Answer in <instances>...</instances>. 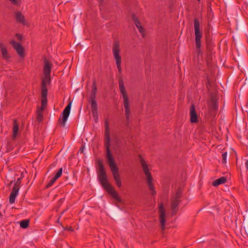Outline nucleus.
Here are the masks:
<instances>
[{
  "mask_svg": "<svg viewBox=\"0 0 248 248\" xmlns=\"http://www.w3.org/2000/svg\"><path fill=\"white\" fill-rule=\"evenodd\" d=\"M42 109H39L37 111V120L38 122H41L43 120V115Z\"/></svg>",
  "mask_w": 248,
  "mask_h": 248,
  "instance_id": "obj_23",
  "label": "nucleus"
},
{
  "mask_svg": "<svg viewBox=\"0 0 248 248\" xmlns=\"http://www.w3.org/2000/svg\"><path fill=\"white\" fill-rule=\"evenodd\" d=\"M212 102H213V109L215 110H217V105L215 101V99L213 98H212Z\"/></svg>",
  "mask_w": 248,
  "mask_h": 248,
  "instance_id": "obj_33",
  "label": "nucleus"
},
{
  "mask_svg": "<svg viewBox=\"0 0 248 248\" xmlns=\"http://www.w3.org/2000/svg\"><path fill=\"white\" fill-rule=\"evenodd\" d=\"M24 173H26V172L25 171V172H21L20 177H22V178H23L24 177Z\"/></svg>",
  "mask_w": 248,
  "mask_h": 248,
  "instance_id": "obj_40",
  "label": "nucleus"
},
{
  "mask_svg": "<svg viewBox=\"0 0 248 248\" xmlns=\"http://www.w3.org/2000/svg\"><path fill=\"white\" fill-rule=\"evenodd\" d=\"M57 180L54 178V177H53L50 181L48 183V184L46 185V186L47 187H50Z\"/></svg>",
  "mask_w": 248,
  "mask_h": 248,
  "instance_id": "obj_31",
  "label": "nucleus"
},
{
  "mask_svg": "<svg viewBox=\"0 0 248 248\" xmlns=\"http://www.w3.org/2000/svg\"><path fill=\"white\" fill-rule=\"evenodd\" d=\"M245 165L246 167L247 170H248V158L245 159Z\"/></svg>",
  "mask_w": 248,
  "mask_h": 248,
  "instance_id": "obj_37",
  "label": "nucleus"
},
{
  "mask_svg": "<svg viewBox=\"0 0 248 248\" xmlns=\"http://www.w3.org/2000/svg\"><path fill=\"white\" fill-rule=\"evenodd\" d=\"M159 220L161 223V230L163 231L165 229V222H166V213L165 210L164 208V205L162 203H161L159 206Z\"/></svg>",
  "mask_w": 248,
  "mask_h": 248,
  "instance_id": "obj_8",
  "label": "nucleus"
},
{
  "mask_svg": "<svg viewBox=\"0 0 248 248\" xmlns=\"http://www.w3.org/2000/svg\"><path fill=\"white\" fill-rule=\"evenodd\" d=\"M47 89L46 87H42V98H47Z\"/></svg>",
  "mask_w": 248,
  "mask_h": 248,
  "instance_id": "obj_25",
  "label": "nucleus"
},
{
  "mask_svg": "<svg viewBox=\"0 0 248 248\" xmlns=\"http://www.w3.org/2000/svg\"><path fill=\"white\" fill-rule=\"evenodd\" d=\"M196 48L198 53H200V48L201 46V39H195Z\"/></svg>",
  "mask_w": 248,
  "mask_h": 248,
  "instance_id": "obj_26",
  "label": "nucleus"
},
{
  "mask_svg": "<svg viewBox=\"0 0 248 248\" xmlns=\"http://www.w3.org/2000/svg\"><path fill=\"white\" fill-rule=\"evenodd\" d=\"M121 64V63H116L117 68H118L119 73L122 72Z\"/></svg>",
  "mask_w": 248,
  "mask_h": 248,
  "instance_id": "obj_35",
  "label": "nucleus"
},
{
  "mask_svg": "<svg viewBox=\"0 0 248 248\" xmlns=\"http://www.w3.org/2000/svg\"><path fill=\"white\" fill-rule=\"evenodd\" d=\"M13 4L18 5H19V2L18 0H9Z\"/></svg>",
  "mask_w": 248,
  "mask_h": 248,
  "instance_id": "obj_34",
  "label": "nucleus"
},
{
  "mask_svg": "<svg viewBox=\"0 0 248 248\" xmlns=\"http://www.w3.org/2000/svg\"><path fill=\"white\" fill-rule=\"evenodd\" d=\"M119 86L120 92L123 99L124 107V108L126 119L127 122H128L131 113L130 110L129 101L127 93V91L124 86V81L122 78H120L119 79Z\"/></svg>",
  "mask_w": 248,
  "mask_h": 248,
  "instance_id": "obj_2",
  "label": "nucleus"
},
{
  "mask_svg": "<svg viewBox=\"0 0 248 248\" xmlns=\"http://www.w3.org/2000/svg\"><path fill=\"white\" fill-rule=\"evenodd\" d=\"M50 82V76H44L42 81V87H46Z\"/></svg>",
  "mask_w": 248,
  "mask_h": 248,
  "instance_id": "obj_22",
  "label": "nucleus"
},
{
  "mask_svg": "<svg viewBox=\"0 0 248 248\" xmlns=\"http://www.w3.org/2000/svg\"><path fill=\"white\" fill-rule=\"evenodd\" d=\"M19 190L16 188H13L12 192L9 196V202L13 204L15 202V200L18 195Z\"/></svg>",
  "mask_w": 248,
  "mask_h": 248,
  "instance_id": "obj_15",
  "label": "nucleus"
},
{
  "mask_svg": "<svg viewBox=\"0 0 248 248\" xmlns=\"http://www.w3.org/2000/svg\"><path fill=\"white\" fill-rule=\"evenodd\" d=\"M92 115L94 121L97 123L98 121V108L96 107L91 108Z\"/></svg>",
  "mask_w": 248,
  "mask_h": 248,
  "instance_id": "obj_20",
  "label": "nucleus"
},
{
  "mask_svg": "<svg viewBox=\"0 0 248 248\" xmlns=\"http://www.w3.org/2000/svg\"><path fill=\"white\" fill-rule=\"evenodd\" d=\"M49 60H47L46 58H45L43 62H49Z\"/></svg>",
  "mask_w": 248,
  "mask_h": 248,
  "instance_id": "obj_42",
  "label": "nucleus"
},
{
  "mask_svg": "<svg viewBox=\"0 0 248 248\" xmlns=\"http://www.w3.org/2000/svg\"><path fill=\"white\" fill-rule=\"evenodd\" d=\"M11 44L16 51L20 57H22L24 56V48L22 45L19 43H17L15 41H12Z\"/></svg>",
  "mask_w": 248,
  "mask_h": 248,
  "instance_id": "obj_9",
  "label": "nucleus"
},
{
  "mask_svg": "<svg viewBox=\"0 0 248 248\" xmlns=\"http://www.w3.org/2000/svg\"><path fill=\"white\" fill-rule=\"evenodd\" d=\"M97 92V87L95 81H94L92 85V93L96 94Z\"/></svg>",
  "mask_w": 248,
  "mask_h": 248,
  "instance_id": "obj_32",
  "label": "nucleus"
},
{
  "mask_svg": "<svg viewBox=\"0 0 248 248\" xmlns=\"http://www.w3.org/2000/svg\"><path fill=\"white\" fill-rule=\"evenodd\" d=\"M140 159L141 165L142 166L143 171L146 176V179L147 180V184L150 190L151 191V193L153 195L155 194L156 192L155 190L154 186L152 183L153 178L149 172V170L148 168V166L146 163L144 159L141 157L140 155Z\"/></svg>",
  "mask_w": 248,
  "mask_h": 248,
  "instance_id": "obj_4",
  "label": "nucleus"
},
{
  "mask_svg": "<svg viewBox=\"0 0 248 248\" xmlns=\"http://www.w3.org/2000/svg\"><path fill=\"white\" fill-rule=\"evenodd\" d=\"M0 50L1 52L2 56L6 61L9 58L6 46L2 43L0 42Z\"/></svg>",
  "mask_w": 248,
  "mask_h": 248,
  "instance_id": "obj_14",
  "label": "nucleus"
},
{
  "mask_svg": "<svg viewBox=\"0 0 248 248\" xmlns=\"http://www.w3.org/2000/svg\"><path fill=\"white\" fill-rule=\"evenodd\" d=\"M195 39H201L202 33L200 31V22L198 19L195 18L194 21Z\"/></svg>",
  "mask_w": 248,
  "mask_h": 248,
  "instance_id": "obj_10",
  "label": "nucleus"
},
{
  "mask_svg": "<svg viewBox=\"0 0 248 248\" xmlns=\"http://www.w3.org/2000/svg\"><path fill=\"white\" fill-rule=\"evenodd\" d=\"M106 158L108 160L109 166L112 172V174L116 185L118 187H121L122 183L120 174L118 172V168L115 164V160L112 155L106 156Z\"/></svg>",
  "mask_w": 248,
  "mask_h": 248,
  "instance_id": "obj_3",
  "label": "nucleus"
},
{
  "mask_svg": "<svg viewBox=\"0 0 248 248\" xmlns=\"http://www.w3.org/2000/svg\"><path fill=\"white\" fill-rule=\"evenodd\" d=\"M110 128L108 120L105 122V135H104V144L106 149V156L112 155L110 150Z\"/></svg>",
  "mask_w": 248,
  "mask_h": 248,
  "instance_id": "obj_5",
  "label": "nucleus"
},
{
  "mask_svg": "<svg viewBox=\"0 0 248 248\" xmlns=\"http://www.w3.org/2000/svg\"><path fill=\"white\" fill-rule=\"evenodd\" d=\"M47 105V98H42L41 107L40 109H44Z\"/></svg>",
  "mask_w": 248,
  "mask_h": 248,
  "instance_id": "obj_28",
  "label": "nucleus"
},
{
  "mask_svg": "<svg viewBox=\"0 0 248 248\" xmlns=\"http://www.w3.org/2000/svg\"><path fill=\"white\" fill-rule=\"evenodd\" d=\"M181 193H182V192L180 190H177L175 196L174 197V198L173 199V200L172 202V204H171V206L174 209L178 205V204L179 203V199L181 197Z\"/></svg>",
  "mask_w": 248,
  "mask_h": 248,
  "instance_id": "obj_13",
  "label": "nucleus"
},
{
  "mask_svg": "<svg viewBox=\"0 0 248 248\" xmlns=\"http://www.w3.org/2000/svg\"><path fill=\"white\" fill-rule=\"evenodd\" d=\"M227 153L226 152L223 153L222 155V163L226 164L227 162Z\"/></svg>",
  "mask_w": 248,
  "mask_h": 248,
  "instance_id": "obj_30",
  "label": "nucleus"
},
{
  "mask_svg": "<svg viewBox=\"0 0 248 248\" xmlns=\"http://www.w3.org/2000/svg\"><path fill=\"white\" fill-rule=\"evenodd\" d=\"M198 0L199 1H200V0Z\"/></svg>",
  "mask_w": 248,
  "mask_h": 248,
  "instance_id": "obj_43",
  "label": "nucleus"
},
{
  "mask_svg": "<svg viewBox=\"0 0 248 248\" xmlns=\"http://www.w3.org/2000/svg\"><path fill=\"white\" fill-rule=\"evenodd\" d=\"M72 102H70L63 110L61 117L59 118V124L61 126L64 127L70 112Z\"/></svg>",
  "mask_w": 248,
  "mask_h": 248,
  "instance_id": "obj_6",
  "label": "nucleus"
},
{
  "mask_svg": "<svg viewBox=\"0 0 248 248\" xmlns=\"http://www.w3.org/2000/svg\"><path fill=\"white\" fill-rule=\"evenodd\" d=\"M84 146L83 145H82V146H81V147L80 148L79 151L81 153H83V152H84Z\"/></svg>",
  "mask_w": 248,
  "mask_h": 248,
  "instance_id": "obj_38",
  "label": "nucleus"
},
{
  "mask_svg": "<svg viewBox=\"0 0 248 248\" xmlns=\"http://www.w3.org/2000/svg\"><path fill=\"white\" fill-rule=\"evenodd\" d=\"M190 122L192 123H196L198 121L197 113L195 111V106L192 105L190 108Z\"/></svg>",
  "mask_w": 248,
  "mask_h": 248,
  "instance_id": "obj_12",
  "label": "nucleus"
},
{
  "mask_svg": "<svg viewBox=\"0 0 248 248\" xmlns=\"http://www.w3.org/2000/svg\"><path fill=\"white\" fill-rule=\"evenodd\" d=\"M64 230H68V231H73V229L71 227H66V228H64Z\"/></svg>",
  "mask_w": 248,
  "mask_h": 248,
  "instance_id": "obj_39",
  "label": "nucleus"
},
{
  "mask_svg": "<svg viewBox=\"0 0 248 248\" xmlns=\"http://www.w3.org/2000/svg\"><path fill=\"white\" fill-rule=\"evenodd\" d=\"M18 131V124H17V121L15 119L14 120L13 123V137L14 138H16L17 135Z\"/></svg>",
  "mask_w": 248,
  "mask_h": 248,
  "instance_id": "obj_21",
  "label": "nucleus"
},
{
  "mask_svg": "<svg viewBox=\"0 0 248 248\" xmlns=\"http://www.w3.org/2000/svg\"><path fill=\"white\" fill-rule=\"evenodd\" d=\"M29 221L27 219L22 220L20 222V226L22 228H26L29 226Z\"/></svg>",
  "mask_w": 248,
  "mask_h": 248,
  "instance_id": "obj_24",
  "label": "nucleus"
},
{
  "mask_svg": "<svg viewBox=\"0 0 248 248\" xmlns=\"http://www.w3.org/2000/svg\"><path fill=\"white\" fill-rule=\"evenodd\" d=\"M16 36L18 40H22V36L20 34L16 33Z\"/></svg>",
  "mask_w": 248,
  "mask_h": 248,
  "instance_id": "obj_36",
  "label": "nucleus"
},
{
  "mask_svg": "<svg viewBox=\"0 0 248 248\" xmlns=\"http://www.w3.org/2000/svg\"><path fill=\"white\" fill-rule=\"evenodd\" d=\"M95 95L96 94L91 93L90 97V102L91 103V108L97 107V103L95 100Z\"/></svg>",
  "mask_w": 248,
  "mask_h": 248,
  "instance_id": "obj_19",
  "label": "nucleus"
},
{
  "mask_svg": "<svg viewBox=\"0 0 248 248\" xmlns=\"http://www.w3.org/2000/svg\"><path fill=\"white\" fill-rule=\"evenodd\" d=\"M112 52L116 62H121V57L120 55V44L118 41H115L114 42Z\"/></svg>",
  "mask_w": 248,
  "mask_h": 248,
  "instance_id": "obj_7",
  "label": "nucleus"
},
{
  "mask_svg": "<svg viewBox=\"0 0 248 248\" xmlns=\"http://www.w3.org/2000/svg\"><path fill=\"white\" fill-rule=\"evenodd\" d=\"M62 168H61L59 169L58 171L56 172V173L55 174V176L53 177L57 180L62 175Z\"/></svg>",
  "mask_w": 248,
  "mask_h": 248,
  "instance_id": "obj_29",
  "label": "nucleus"
},
{
  "mask_svg": "<svg viewBox=\"0 0 248 248\" xmlns=\"http://www.w3.org/2000/svg\"><path fill=\"white\" fill-rule=\"evenodd\" d=\"M21 179L22 177H20L17 179L13 188H16V189L17 188L18 190H19Z\"/></svg>",
  "mask_w": 248,
  "mask_h": 248,
  "instance_id": "obj_27",
  "label": "nucleus"
},
{
  "mask_svg": "<svg viewBox=\"0 0 248 248\" xmlns=\"http://www.w3.org/2000/svg\"><path fill=\"white\" fill-rule=\"evenodd\" d=\"M224 66L226 67H227V68H232V66H230L227 64H226V63H224Z\"/></svg>",
  "mask_w": 248,
  "mask_h": 248,
  "instance_id": "obj_41",
  "label": "nucleus"
},
{
  "mask_svg": "<svg viewBox=\"0 0 248 248\" xmlns=\"http://www.w3.org/2000/svg\"><path fill=\"white\" fill-rule=\"evenodd\" d=\"M98 178L102 187L110 194L115 200L118 202H121V200L117 192L108 182L104 166L101 161L99 160L98 161Z\"/></svg>",
  "mask_w": 248,
  "mask_h": 248,
  "instance_id": "obj_1",
  "label": "nucleus"
},
{
  "mask_svg": "<svg viewBox=\"0 0 248 248\" xmlns=\"http://www.w3.org/2000/svg\"><path fill=\"white\" fill-rule=\"evenodd\" d=\"M227 179L225 177H221L219 179H217L214 181L212 184V185L214 186H217L219 185L224 184L226 182Z\"/></svg>",
  "mask_w": 248,
  "mask_h": 248,
  "instance_id": "obj_17",
  "label": "nucleus"
},
{
  "mask_svg": "<svg viewBox=\"0 0 248 248\" xmlns=\"http://www.w3.org/2000/svg\"><path fill=\"white\" fill-rule=\"evenodd\" d=\"M51 65L50 63H45L44 68V76H50Z\"/></svg>",
  "mask_w": 248,
  "mask_h": 248,
  "instance_id": "obj_18",
  "label": "nucleus"
},
{
  "mask_svg": "<svg viewBox=\"0 0 248 248\" xmlns=\"http://www.w3.org/2000/svg\"><path fill=\"white\" fill-rule=\"evenodd\" d=\"M16 20L18 22L22 23L23 25H25L26 21H25V17L21 14V12H18L16 13Z\"/></svg>",
  "mask_w": 248,
  "mask_h": 248,
  "instance_id": "obj_16",
  "label": "nucleus"
},
{
  "mask_svg": "<svg viewBox=\"0 0 248 248\" xmlns=\"http://www.w3.org/2000/svg\"><path fill=\"white\" fill-rule=\"evenodd\" d=\"M133 19L134 20V23L137 27V28L138 29L139 31L141 33V35L142 36H144L145 35V31L144 29L141 26L140 23L139 21L138 18L136 17L135 15H133Z\"/></svg>",
  "mask_w": 248,
  "mask_h": 248,
  "instance_id": "obj_11",
  "label": "nucleus"
}]
</instances>
